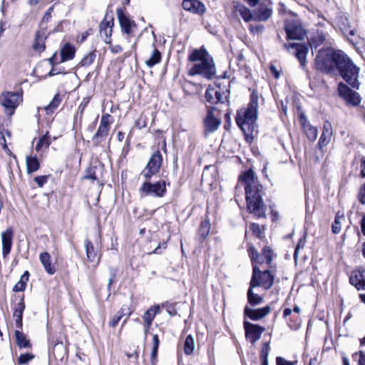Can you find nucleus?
<instances>
[{
	"label": "nucleus",
	"mask_w": 365,
	"mask_h": 365,
	"mask_svg": "<svg viewBox=\"0 0 365 365\" xmlns=\"http://www.w3.org/2000/svg\"><path fill=\"white\" fill-rule=\"evenodd\" d=\"M240 180L245 183V195L247 209L250 213L257 217H265L267 206L262 200L264 195L263 186L252 169L245 172L240 176Z\"/></svg>",
	"instance_id": "obj_1"
},
{
	"label": "nucleus",
	"mask_w": 365,
	"mask_h": 365,
	"mask_svg": "<svg viewBox=\"0 0 365 365\" xmlns=\"http://www.w3.org/2000/svg\"><path fill=\"white\" fill-rule=\"evenodd\" d=\"M188 59L195 63L188 71L189 76L201 75L207 79H212L215 76L216 67L213 58L204 47L195 49L189 55Z\"/></svg>",
	"instance_id": "obj_2"
},
{
	"label": "nucleus",
	"mask_w": 365,
	"mask_h": 365,
	"mask_svg": "<svg viewBox=\"0 0 365 365\" xmlns=\"http://www.w3.org/2000/svg\"><path fill=\"white\" fill-rule=\"evenodd\" d=\"M344 54L341 51L331 48L320 49L315 58V68L327 74L334 73Z\"/></svg>",
	"instance_id": "obj_3"
},
{
	"label": "nucleus",
	"mask_w": 365,
	"mask_h": 365,
	"mask_svg": "<svg viewBox=\"0 0 365 365\" xmlns=\"http://www.w3.org/2000/svg\"><path fill=\"white\" fill-rule=\"evenodd\" d=\"M258 97L251 95L247 108L237 112L236 123L245 135L252 133L257 118Z\"/></svg>",
	"instance_id": "obj_4"
},
{
	"label": "nucleus",
	"mask_w": 365,
	"mask_h": 365,
	"mask_svg": "<svg viewBox=\"0 0 365 365\" xmlns=\"http://www.w3.org/2000/svg\"><path fill=\"white\" fill-rule=\"evenodd\" d=\"M336 71L349 85L354 88L359 89L360 85L358 81L359 68L346 54L344 55L343 61L341 60L339 63Z\"/></svg>",
	"instance_id": "obj_5"
},
{
	"label": "nucleus",
	"mask_w": 365,
	"mask_h": 365,
	"mask_svg": "<svg viewBox=\"0 0 365 365\" xmlns=\"http://www.w3.org/2000/svg\"><path fill=\"white\" fill-rule=\"evenodd\" d=\"M274 276L267 269L262 272L257 265H253L252 274L250 284L252 287H261L267 290L269 289L274 284Z\"/></svg>",
	"instance_id": "obj_6"
},
{
	"label": "nucleus",
	"mask_w": 365,
	"mask_h": 365,
	"mask_svg": "<svg viewBox=\"0 0 365 365\" xmlns=\"http://www.w3.org/2000/svg\"><path fill=\"white\" fill-rule=\"evenodd\" d=\"M147 180L144 182L139 189V193L141 197L152 196L155 197H162L165 196L167 188L165 180H160L155 182H151Z\"/></svg>",
	"instance_id": "obj_7"
},
{
	"label": "nucleus",
	"mask_w": 365,
	"mask_h": 365,
	"mask_svg": "<svg viewBox=\"0 0 365 365\" xmlns=\"http://www.w3.org/2000/svg\"><path fill=\"white\" fill-rule=\"evenodd\" d=\"M21 101L22 96L18 92H4L0 95V104L9 115H13Z\"/></svg>",
	"instance_id": "obj_8"
},
{
	"label": "nucleus",
	"mask_w": 365,
	"mask_h": 365,
	"mask_svg": "<svg viewBox=\"0 0 365 365\" xmlns=\"http://www.w3.org/2000/svg\"><path fill=\"white\" fill-rule=\"evenodd\" d=\"M162 163L163 156L160 150H158L153 153L146 166L141 171L140 175L146 180H150L160 171Z\"/></svg>",
	"instance_id": "obj_9"
},
{
	"label": "nucleus",
	"mask_w": 365,
	"mask_h": 365,
	"mask_svg": "<svg viewBox=\"0 0 365 365\" xmlns=\"http://www.w3.org/2000/svg\"><path fill=\"white\" fill-rule=\"evenodd\" d=\"M215 110V107L207 106V114L203 119V134L205 137L215 132L221 125V120L214 114Z\"/></svg>",
	"instance_id": "obj_10"
},
{
	"label": "nucleus",
	"mask_w": 365,
	"mask_h": 365,
	"mask_svg": "<svg viewBox=\"0 0 365 365\" xmlns=\"http://www.w3.org/2000/svg\"><path fill=\"white\" fill-rule=\"evenodd\" d=\"M253 13L255 21H267L273 14L272 1L271 0H262Z\"/></svg>",
	"instance_id": "obj_11"
},
{
	"label": "nucleus",
	"mask_w": 365,
	"mask_h": 365,
	"mask_svg": "<svg viewBox=\"0 0 365 365\" xmlns=\"http://www.w3.org/2000/svg\"><path fill=\"white\" fill-rule=\"evenodd\" d=\"M338 92L340 97L349 104L358 106L361 102V97L358 93L350 89L346 84L340 82L338 84Z\"/></svg>",
	"instance_id": "obj_12"
},
{
	"label": "nucleus",
	"mask_w": 365,
	"mask_h": 365,
	"mask_svg": "<svg viewBox=\"0 0 365 365\" xmlns=\"http://www.w3.org/2000/svg\"><path fill=\"white\" fill-rule=\"evenodd\" d=\"M243 326L245 336L252 344H255L260 339L265 330L264 327L247 321H244Z\"/></svg>",
	"instance_id": "obj_13"
},
{
	"label": "nucleus",
	"mask_w": 365,
	"mask_h": 365,
	"mask_svg": "<svg viewBox=\"0 0 365 365\" xmlns=\"http://www.w3.org/2000/svg\"><path fill=\"white\" fill-rule=\"evenodd\" d=\"M287 38L289 40H302L306 33L301 24L295 21H287L284 26Z\"/></svg>",
	"instance_id": "obj_14"
},
{
	"label": "nucleus",
	"mask_w": 365,
	"mask_h": 365,
	"mask_svg": "<svg viewBox=\"0 0 365 365\" xmlns=\"http://www.w3.org/2000/svg\"><path fill=\"white\" fill-rule=\"evenodd\" d=\"M117 17L119 21L121 31L128 36H131L134 29L137 27L135 21L128 16L123 9H118L116 11Z\"/></svg>",
	"instance_id": "obj_15"
},
{
	"label": "nucleus",
	"mask_w": 365,
	"mask_h": 365,
	"mask_svg": "<svg viewBox=\"0 0 365 365\" xmlns=\"http://www.w3.org/2000/svg\"><path fill=\"white\" fill-rule=\"evenodd\" d=\"M271 312V307L267 305L262 308L253 309L248 305L244 308V315L252 321H259L268 315Z\"/></svg>",
	"instance_id": "obj_16"
},
{
	"label": "nucleus",
	"mask_w": 365,
	"mask_h": 365,
	"mask_svg": "<svg viewBox=\"0 0 365 365\" xmlns=\"http://www.w3.org/2000/svg\"><path fill=\"white\" fill-rule=\"evenodd\" d=\"M205 99L210 105L224 103L225 94L220 87L208 86L205 94Z\"/></svg>",
	"instance_id": "obj_17"
},
{
	"label": "nucleus",
	"mask_w": 365,
	"mask_h": 365,
	"mask_svg": "<svg viewBox=\"0 0 365 365\" xmlns=\"http://www.w3.org/2000/svg\"><path fill=\"white\" fill-rule=\"evenodd\" d=\"M284 47L289 51L290 48H295V56L298 58L301 66L302 67L306 65V57L308 53V47L303 43H284Z\"/></svg>",
	"instance_id": "obj_18"
},
{
	"label": "nucleus",
	"mask_w": 365,
	"mask_h": 365,
	"mask_svg": "<svg viewBox=\"0 0 365 365\" xmlns=\"http://www.w3.org/2000/svg\"><path fill=\"white\" fill-rule=\"evenodd\" d=\"M113 25V18L111 16L108 19L107 14L100 24V35L106 44H110V36L112 35Z\"/></svg>",
	"instance_id": "obj_19"
},
{
	"label": "nucleus",
	"mask_w": 365,
	"mask_h": 365,
	"mask_svg": "<svg viewBox=\"0 0 365 365\" xmlns=\"http://www.w3.org/2000/svg\"><path fill=\"white\" fill-rule=\"evenodd\" d=\"M182 6L185 11L200 16L203 15L206 11L205 4L198 0H183Z\"/></svg>",
	"instance_id": "obj_20"
},
{
	"label": "nucleus",
	"mask_w": 365,
	"mask_h": 365,
	"mask_svg": "<svg viewBox=\"0 0 365 365\" xmlns=\"http://www.w3.org/2000/svg\"><path fill=\"white\" fill-rule=\"evenodd\" d=\"M1 237L2 244V255L4 257H6L11 252L13 244L14 232L12 228L9 227L5 231L2 232L1 234Z\"/></svg>",
	"instance_id": "obj_21"
},
{
	"label": "nucleus",
	"mask_w": 365,
	"mask_h": 365,
	"mask_svg": "<svg viewBox=\"0 0 365 365\" xmlns=\"http://www.w3.org/2000/svg\"><path fill=\"white\" fill-rule=\"evenodd\" d=\"M332 136V127L329 121H325L323 125L322 133L318 142V147L322 149L326 147L331 141Z\"/></svg>",
	"instance_id": "obj_22"
},
{
	"label": "nucleus",
	"mask_w": 365,
	"mask_h": 365,
	"mask_svg": "<svg viewBox=\"0 0 365 365\" xmlns=\"http://www.w3.org/2000/svg\"><path fill=\"white\" fill-rule=\"evenodd\" d=\"M337 25L344 35L354 36L355 29L351 28L349 20L344 15L340 14L337 16Z\"/></svg>",
	"instance_id": "obj_23"
},
{
	"label": "nucleus",
	"mask_w": 365,
	"mask_h": 365,
	"mask_svg": "<svg viewBox=\"0 0 365 365\" xmlns=\"http://www.w3.org/2000/svg\"><path fill=\"white\" fill-rule=\"evenodd\" d=\"M350 283L357 289H365V270H356L349 278Z\"/></svg>",
	"instance_id": "obj_24"
},
{
	"label": "nucleus",
	"mask_w": 365,
	"mask_h": 365,
	"mask_svg": "<svg viewBox=\"0 0 365 365\" xmlns=\"http://www.w3.org/2000/svg\"><path fill=\"white\" fill-rule=\"evenodd\" d=\"M300 120L303 130L306 133L307 138L309 139V140L314 141L317 138V128L312 125L309 122H307L304 115H301Z\"/></svg>",
	"instance_id": "obj_25"
},
{
	"label": "nucleus",
	"mask_w": 365,
	"mask_h": 365,
	"mask_svg": "<svg viewBox=\"0 0 365 365\" xmlns=\"http://www.w3.org/2000/svg\"><path fill=\"white\" fill-rule=\"evenodd\" d=\"M24 309L25 304L24 303V299H21V301L16 304L13 314V317L15 320L16 326L19 329H21L23 327L22 316Z\"/></svg>",
	"instance_id": "obj_26"
},
{
	"label": "nucleus",
	"mask_w": 365,
	"mask_h": 365,
	"mask_svg": "<svg viewBox=\"0 0 365 365\" xmlns=\"http://www.w3.org/2000/svg\"><path fill=\"white\" fill-rule=\"evenodd\" d=\"M254 288L255 287H252L251 284H250V287L247 292V303H248V306L250 305V307L259 305L264 301L263 297L259 295L258 294H255L254 292V291H253Z\"/></svg>",
	"instance_id": "obj_27"
},
{
	"label": "nucleus",
	"mask_w": 365,
	"mask_h": 365,
	"mask_svg": "<svg viewBox=\"0 0 365 365\" xmlns=\"http://www.w3.org/2000/svg\"><path fill=\"white\" fill-rule=\"evenodd\" d=\"M235 11L237 14H240L247 22L251 20L254 21V13H252L249 9L240 3H237L235 4Z\"/></svg>",
	"instance_id": "obj_28"
},
{
	"label": "nucleus",
	"mask_w": 365,
	"mask_h": 365,
	"mask_svg": "<svg viewBox=\"0 0 365 365\" xmlns=\"http://www.w3.org/2000/svg\"><path fill=\"white\" fill-rule=\"evenodd\" d=\"M39 259L45 270L49 274H53L56 269L53 266L51 265V257L48 252H44L40 254Z\"/></svg>",
	"instance_id": "obj_29"
},
{
	"label": "nucleus",
	"mask_w": 365,
	"mask_h": 365,
	"mask_svg": "<svg viewBox=\"0 0 365 365\" xmlns=\"http://www.w3.org/2000/svg\"><path fill=\"white\" fill-rule=\"evenodd\" d=\"M86 252L88 259L91 262H96L97 263L100 261V256L98 255V253L94 250V247L91 241L89 240H86L84 242Z\"/></svg>",
	"instance_id": "obj_30"
},
{
	"label": "nucleus",
	"mask_w": 365,
	"mask_h": 365,
	"mask_svg": "<svg viewBox=\"0 0 365 365\" xmlns=\"http://www.w3.org/2000/svg\"><path fill=\"white\" fill-rule=\"evenodd\" d=\"M76 49L71 43H66L61 50V62L71 60L74 58Z\"/></svg>",
	"instance_id": "obj_31"
},
{
	"label": "nucleus",
	"mask_w": 365,
	"mask_h": 365,
	"mask_svg": "<svg viewBox=\"0 0 365 365\" xmlns=\"http://www.w3.org/2000/svg\"><path fill=\"white\" fill-rule=\"evenodd\" d=\"M108 128L99 126L96 133L92 138V143L93 145L98 146L103 142L108 134Z\"/></svg>",
	"instance_id": "obj_32"
},
{
	"label": "nucleus",
	"mask_w": 365,
	"mask_h": 365,
	"mask_svg": "<svg viewBox=\"0 0 365 365\" xmlns=\"http://www.w3.org/2000/svg\"><path fill=\"white\" fill-rule=\"evenodd\" d=\"M16 343L20 349H28L31 347V344L26 336L20 330H16L14 332Z\"/></svg>",
	"instance_id": "obj_33"
},
{
	"label": "nucleus",
	"mask_w": 365,
	"mask_h": 365,
	"mask_svg": "<svg viewBox=\"0 0 365 365\" xmlns=\"http://www.w3.org/2000/svg\"><path fill=\"white\" fill-rule=\"evenodd\" d=\"M159 306L150 307L143 314V319L148 329L150 328L155 314L159 311Z\"/></svg>",
	"instance_id": "obj_34"
},
{
	"label": "nucleus",
	"mask_w": 365,
	"mask_h": 365,
	"mask_svg": "<svg viewBox=\"0 0 365 365\" xmlns=\"http://www.w3.org/2000/svg\"><path fill=\"white\" fill-rule=\"evenodd\" d=\"M46 38L45 32L43 31H38L36 33L35 42L33 45L34 50L38 51H43L45 49L44 41Z\"/></svg>",
	"instance_id": "obj_35"
},
{
	"label": "nucleus",
	"mask_w": 365,
	"mask_h": 365,
	"mask_svg": "<svg viewBox=\"0 0 365 365\" xmlns=\"http://www.w3.org/2000/svg\"><path fill=\"white\" fill-rule=\"evenodd\" d=\"M26 163V170L29 174L37 171L40 168V163L36 157L27 156Z\"/></svg>",
	"instance_id": "obj_36"
},
{
	"label": "nucleus",
	"mask_w": 365,
	"mask_h": 365,
	"mask_svg": "<svg viewBox=\"0 0 365 365\" xmlns=\"http://www.w3.org/2000/svg\"><path fill=\"white\" fill-rule=\"evenodd\" d=\"M61 102V98L60 95L56 93L49 104L44 107V110H46V114L48 115L53 113L54 110L59 106Z\"/></svg>",
	"instance_id": "obj_37"
},
{
	"label": "nucleus",
	"mask_w": 365,
	"mask_h": 365,
	"mask_svg": "<svg viewBox=\"0 0 365 365\" xmlns=\"http://www.w3.org/2000/svg\"><path fill=\"white\" fill-rule=\"evenodd\" d=\"M160 60L161 53L158 49L155 48L150 57L145 61V64L148 67L152 68L157 63H160Z\"/></svg>",
	"instance_id": "obj_38"
},
{
	"label": "nucleus",
	"mask_w": 365,
	"mask_h": 365,
	"mask_svg": "<svg viewBox=\"0 0 365 365\" xmlns=\"http://www.w3.org/2000/svg\"><path fill=\"white\" fill-rule=\"evenodd\" d=\"M195 349V340L192 335H188L184 342V352L187 355H190Z\"/></svg>",
	"instance_id": "obj_39"
},
{
	"label": "nucleus",
	"mask_w": 365,
	"mask_h": 365,
	"mask_svg": "<svg viewBox=\"0 0 365 365\" xmlns=\"http://www.w3.org/2000/svg\"><path fill=\"white\" fill-rule=\"evenodd\" d=\"M344 220L343 215H340L337 213L335 216L334 223L331 226V231L334 234H339L341 230V222Z\"/></svg>",
	"instance_id": "obj_40"
},
{
	"label": "nucleus",
	"mask_w": 365,
	"mask_h": 365,
	"mask_svg": "<svg viewBox=\"0 0 365 365\" xmlns=\"http://www.w3.org/2000/svg\"><path fill=\"white\" fill-rule=\"evenodd\" d=\"M210 230V224L208 221L204 220L201 222L198 233L200 237L202 238V240H204L207 236L209 235Z\"/></svg>",
	"instance_id": "obj_41"
},
{
	"label": "nucleus",
	"mask_w": 365,
	"mask_h": 365,
	"mask_svg": "<svg viewBox=\"0 0 365 365\" xmlns=\"http://www.w3.org/2000/svg\"><path fill=\"white\" fill-rule=\"evenodd\" d=\"M153 346L151 352V361L152 364H154L157 359L158 349L160 344V341L158 334H154L153 336Z\"/></svg>",
	"instance_id": "obj_42"
},
{
	"label": "nucleus",
	"mask_w": 365,
	"mask_h": 365,
	"mask_svg": "<svg viewBox=\"0 0 365 365\" xmlns=\"http://www.w3.org/2000/svg\"><path fill=\"white\" fill-rule=\"evenodd\" d=\"M51 141L49 137L47 134L43 135L38 141V143L36 145V150L37 152L40 151L43 148H48L50 145Z\"/></svg>",
	"instance_id": "obj_43"
},
{
	"label": "nucleus",
	"mask_w": 365,
	"mask_h": 365,
	"mask_svg": "<svg viewBox=\"0 0 365 365\" xmlns=\"http://www.w3.org/2000/svg\"><path fill=\"white\" fill-rule=\"evenodd\" d=\"M96 57V51H91L83 58L79 65L81 66H88L93 63Z\"/></svg>",
	"instance_id": "obj_44"
},
{
	"label": "nucleus",
	"mask_w": 365,
	"mask_h": 365,
	"mask_svg": "<svg viewBox=\"0 0 365 365\" xmlns=\"http://www.w3.org/2000/svg\"><path fill=\"white\" fill-rule=\"evenodd\" d=\"M306 242H307V233L304 232L303 236L298 240L297 245L295 247V250L294 252V260H297L298 255H299V250L304 247Z\"/></svg>",
	"instance_id": "obj_45"
},
{
	"label": "nucleus",
	"mask_w": 365,
	"mask_h": 365,
	"mask_svg": "<svg viewBox=\"0 0 365 365\" xmlns=\"http://www.w3.org/2000/svg\"><path fill=\"white\" fill-rule=\"evenodd\" d=\"M249 29H250L251 34H252L254 35H260L264 31L265 27L262 24H257V25L250 24L249 26Z\"/></svg>",
	"instance_id": "obj_46"
},
{
	"label": "nucleus",
	"mask_w": 365,
	"mask_h": 365,
	"mask_svg": "<svg viewBox=\"0 0 365 365\" xmlns=\"http://www.w3.org/2000/svg\"><path fill=\"white\" fill-rule=\"evenodd\" d=\"M326 38V36L322 33H317L316 36L312 39L311 46L317 48L319 45L322 44Z\"/></svg>",
	"instance_id": "obj_47"
},
{
	"label": "nucleus",
	"mask_w": 365,
	"mask_h": 365,
	"mask_svg": "<svg viewBox=\"0 0 365 365\" xmlns=\"http://www.w3.org/2000/svg\"><path fill=\"white\" fill-rule=\"evenodd\" d=\"M262 256L266 260L267 264H270L272 261V250L269 247H265L262 249Z\"/></svg>",
	"instance_id": "obj_48"
},
{
	"label": "nucleus",
	"mask_w": 365,
	"mask_h": 365,
	"mask_svg": "<svg viewBox=\"0 0 365 365\" xmlns=\"http://www.w3.org/2000/svg\"><path fill=\"white\" fill-rule=\"evenodd\" d=\"M353 359L358 361L359 365H365V351H359L354 353Z\"/></svg>",
	"instance_id": "obj_49"
},
{
	"label": "nucleus",
	"mask_w": 365,
	"mask_h": 365,
	"mask_svg": "<svg viewBox=\"0 0 365 365\" xmlns=\"http://www.w3.org/2000/svg\"><path fill=\"white\" fill-rule=\"evenodd\" d=\"M250 229L252 231V234L257 238L262 237V232L261 231L260 227L258 224L251 223L250 225Z\"/></svg>",
	"instance_id": "obj_50"
},
{
	"label": "nucleus",
	"mask_w": 365,
	"mask_h": 365,
	"mask_svg": "<svg viewBox=\"0 0 365 365\" xmlns=\"http://www.w3.org/2000/svg\"><path fill=\"white\" fill-rule=\"evenodd\" d=\"M34 358V356L31 354H21L18 358V362L20 364H24L28 363L29 361L32 360Z\"/></svg>",
	"instance_id": "obj_51"
},
{
	"label": "nucleus",
	"mask_w": 365,
	"mask_h": 365,
	"mask_svg": "<svg viewBox=\"0 0 365 365\" xmlns=\"http://www.w3.org/2000/svg\"><path fill=\"white\" fill-rule=\"evenodd\" d=\"M110 118L111 115L109 114L102 115L99 126L107 128L110 130V125L111 123L110 120Z\"/></svg>",
	"instance_id": "obj_52"
},
{
	"label": "nucleus",
	"mask_w": 365,
	"mask_h": 365,
	"mask_svg": "<svg viewBox=\"0 0 365 365\" xmlns=\"http://www.w3.org/2000/svg\"><path fill=\"white\" fill-rule=\"evenodd\" d=\"M116 274H117L116 269H115L113 267H110L109 268L110 277L108 279V286H107L108 291H110V289L111 285L116 277Z\"/></svg>",
	"instance_id": "obj_53"
},
{
	"label": "nucleus",
	"mask_w": 365,
	"mask_h": 365,
	"mask_svg": "<svg viewBox=\"0 0 365 365\" xmlns=\"http://www.w3.org/2000/svg\"><path fill=\"white\" fill-rule=\"evenodd\" d=\"M96 167H90L88 168L86 171V175L83 177L84 179H88L92 180H97V177L96 175Z\"/></svg>",
	"instance_id": "obj_54"
},
{
	"label": "nucleus",
	"mask_w": 365,
	"mask_h": 365,
	"mask_svg": "<svg viewBox=\"0 0 365 365\" xmlns=\"http://www.w3.org/2000/svg\"><path fill=\"white\" fill-rule=\"evenodd\" d=\"M248 252H249V255L251 258L252 266H253V265H255L254 261L258 260V258H261V255L259 254L257 250L254 247H250L248 250Z\"/></svg>",
	"instance_id": "obj_55"
},
{
	"label": "nucleus",
	"mask_w": 365,
	"mask_h": 365,
	"mask_svg": "<svg viewBox=\"0 0 365 365\" xmlns=\"http://www.w3.org/2000/svg\"><path fill=\"white\" fill-rule=\"evenodd\" d=\"M50 175H39L34 178V181L36 182L38 187H43L48 181Z\"/></svg>",
	"instance_id": "obj_56"
},
{
	"label": "nucleus",
	"mask_w": 365,
	"mask_h": 365,
	"mask_svg": "<svg viewBox=\"0 0 365 365\" xmlns=\"http://www.w3.org/2000/svg\"><path fill=\"white\" fill-rule=\"evenodd\" d=\"M269 352V342H265L262 345V348L260 353L261 359H267L268 358Z\"/></svg>",
	"instance_id": "obj_57"
},
{
	"label": "nucleus",
	"mask_w": 365,
	"mask_h": 365,
	"mask_svg": "<svg viewBox=\"0 0 365 365\" xmlns=\"http://www.w3.org/2000/svg\"><path fill=\"white\" fill-rule=\"evenodd\" d=\"M53 10V8L51 6L50 8L48 9V10L46 11V13L44 14L43 16V19H42V21L41 22V26H43V24L46 23V22H48L51 18V13Z\"/></svg>",
	"instance_id": "obj_58"
},
{
	"label": "nucleus",
	"mask_w": 365,
	"mask_h": 365,
	"mask_svg": "<svg viewBox=\"0 0 365 365\" xmlns=\"http://www.w3.org/2000/svg\"><path fill=\"white\" fill-rule=\"evenodd\" d=\"M358 200L362 205H365V183L359 189Z\"/></svg>",
	"instance_id": "obj_59"
},
{
	"label": "nucleus",
	"mask_w": 365,
	"mask_h": 365,
	"mask_svg": "<svg viewBox=\"0 0 365 365\" xmlns=\"http://www.w3.org/2000/svg\"><path fill=\"white\" fill-rule=\"evenodd\" d=\"M122 318V314H120V312H117L111 319L109 322L110 327H115L119 322V321Z\"/></svg>",
	"instance_id": "obj_60"
},
{
	"label": "nucleus",
	"mask_w": 365,
	"mask_h": 365,
	"mask_svg": "<svg viewBox=\"0 0 365 365\" xmlns=\"http://www.w3.org/2000/svg\"><path fill=\"white\" fill-rule=\"evenodd\" d=\"M118 312H120V314H122V317L125 315L129 317L132 313V310L129 306L124 304L122 306L120 310Z\"/></svg>",
	"instance_id": "obj_61"
},
{
	"label": "nucleus",
	"mask_w": 365,
	"mask_h": 365,
	"mask_svg": "<svg viewBox=\"0 0 365 365\" xmlns=\"http://www.w3.org/2000/svg\"><path fill=\"white\" fill-rule=\"evenodd\" d=\"M109 45V48L110 49V51L113 53H118L123 51V48L120 45H113L111 43Z\"/></svg>",
	"instance_id": "obj_62"
},
{
	"label": "nucleus",
	"mask_w": 365,
	"mask_h": 365,
	"mask_svg": "<svg viewBox=\"0 0 365 365\" xmlns=\"http://www.w3.org/2000/svg\"><path fill=\"white\" fill-rule=\"evenodd\" d=\"M277 365H293V363L289 361L281 356L277 357L276 359Z\"/></svg>",
	"instance_id": "obj_63"
},
{
	"label": "nucleus",
	"mask_w": 365,
	"mask_h": 365,
	"mask_svg": "<svg viewBox=\"0 0 365 365\" xmlns=\"http://www.w3.org/2000/svg\"><path fill=\"white\" fill-rule=\"evenodd\" d=\"M26 289V285L19 281L14 285L13 291L15 292H23Z\"/></svg>",
	"instance_id": "obj_64"
}]
</instances>
